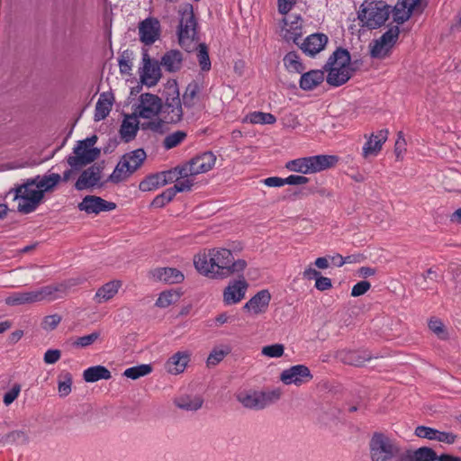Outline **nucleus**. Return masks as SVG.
Returning <instances> with one entry per match:
<instances>
[{
  "label": "nucleus",
  "mask_w": 461,
  "mask_h": 461,
  "mask_svg": "<svg viewBox=\"0 0 461 461\" xmlns=\"http://www.w3.org/2000/svg\"><path fill=\"white\" fill-rule=\"evenodd\" d=\"M194 264L200 274L220 279L242 273L247 267L246 260H235L232 252L223 248L212 249L194 256Z\"/></svg>",
  "instance_id": "obj_1"
},
{
  "label": "nucleus",
  "mask_w": 461,
  "mask_h": 461,
  "mask_svg": "<svg viewBox=\"0 0 461 461\" xmlns=\"http://www.w3.org/2000/svg\"><path fill=\"white\" fill-rule=\"evenodd\" d=\"M180 21L177 30L179 45L187 52L196 49L199 41L197 33V22L194 17V8L191 4H185L179 10ZM197 60L202 71H209L212 64L209 57L208 47L205 43L197 45Z\"/></svg>",
  "instance_id": "obj_2"
},
{
  "label": "nucleus",
  "mask_w": 461,
  "mask_h": 461,
  "mask_svg": "<svg viewBox=\"0 0 461 461\" xmlns=\"http://www.w3.org/2000/svg\"><path fill=\"white\" fill-rule=\"evenodd\" d=\"M362 66L361 59L351 60L349 52L339 47L323 66L324 70L328 72L326 81L332 86H340L347 83Z\"/></svg>",
  "instance_id": "obj_3"
},
{
  "label": "nucleus",
  "mask_w": 461,
  "mask_h": 461,
  "mask_svg": "<svg viewBox=\"0 0 461 461\" xmlns=\"http://www.w3.org/2000/svg\"><path fill=\"white\" fill-rule=\"evenodd\" d=\"M147 154L143 149H137L123 154L107 182L119 184L136 172L144 163Z\"/></svg>",
  "instance_id": "obj_4"
},
{
  "label": "nucleus",
  "mask_w": 461,
  "mask_h": 461,
  "mask_svg": "<svg viewBox=\"0 0 461 461\" xmlns=\"http://www.w3.org/2000/svg\"><path fill=\"white\" fill-rule=\"evenodd\" d=\"M97 140L96 135H92L83 140H78L73 149L75 155L67 158L68 164L73 169L77 170L97 159L101 153L100 149L93 148Z\"/></svg>",
  "instance_id": "obj_5"
},
{
  "label": "nucleus",
  "mask_w": 461,
  "mask_h": 461,
  "mask_svg": "<svg viewBox=\"0 0 461 461\" xmlns=\"http://www.w3.org/2000/svg\"><path fill=\"white\" fill-rule=\"evenodd\" d=\"M390 8V5L384 2H371L367 7L363 4L357 13V18L363 23V26L376 29L388 20L391 14Z\"/></svg>",
  "instance_id": "obj_6"
},
{
  "label": "nucleus",
  "mask_w": 461,
  "mask_h": 461,
  "mask_svg": "<svg viewBox=\"0 0 461 461\" xmlns=\"http://www.w3.org/2000/svg\"><path fill=\"white\" fill-rule=\"evenodd\" d=\"M399 33V26H391L379 39L375 40L370 50L371 57L381 59L387 56L389 50L398 40Z\"/></svg>",
  "instance_id": "obj_7"
},
{
  "label": "nucleus",
  "mask_w": 461,
  "mask_h": 461,
  "mask_svg": "<svg viewBox=\"0 0 461 461\" xmlns=\"http://www.w3.org/2000/svg\"><path fill=\"white\" fill-rule=\"evenodd\" d=\"M426 6L424 0H398L391 11L393 22L402 24L410 19L413 13L421 14Z\"/></svg>",
  "instance_id": "obj_8"
},
{
  "label": "nucleus",
  "mask_w": 461,
  "mask_h": 461,
  "mask_svg": "<svg viewBox=\"0 0 461 461\" xmlns=\"http://www.w3.org/2000/svg\"><path fill=\"white\" fill-rule=\"evenodd\" d=\"M143 67L140 71V77L142 84L149 87L157 85L161 77V69L158 60L151 59L148 51L142 53Z\"/></svg>",
  "instance_id": "obj_9"
},
{
  "label": "nucleus",
  "mask_w": 461,
  "mask_h": 461,
  "mask_svg": "<svg viewBox=\"0 0 461 461\" xmlns=\"http://www.w3.org/2000/svg\"><path fill=\"white\" fill-rule=\"evenodd\" d=\"M249 284L241 275L239 279L231 280L223 290V303L226 305L236 304L240 303L246 294Z\"/></svg>",
  "instance_id": "obj_10"
},
{
  "label": "nucleus",
  "mask_w": 461,
  "mask_h": 461,
  "mask_svg": "<svg viewBox=\"0 0 461 461\" xmlns=\"http://www.w3.org/2000/svg\"><path fill=\"white\" fill-rule=\"evenodd\" d=\"M162 98L150 93L141 94L140 96L138 116L149 119L157 116L162 110Z\"/></svg>",
  "instance_id": "obj_11"
},
{
  "label": "nucleus",
  "mask_w": 461,
  "mask_h": 461,
  "mask_svg": "<svg viewBox=\"0 0 461 461\" xmlns=\"http://www.w3.org/2000/svg\"><path fill=\"white\" fill-rule=\"evenodd\" d=\"M312 375L308 366L304 365H296L291 366L288 369L284 370L281 373L280 380L285 384H292L302 385L307 382H310L312 379Z\"/></svg>",
  "instance_id": "obj_12"
},
{
  "label": "nucleus",
  "mask_w": 461,
  "mask_h": 461,
  "mask_svg": "<svg viewBox=\"0 0 461 461\" xmlns=\"http://www.w3.org/2000/svg\"><path fill=\"white\" fill-rule=\"evenodd\" d=\"M104 168V166L103 161L102 163H95L85 169L77 180L75 188L81 191L97 185L101 179V174Z\"/></svg>",
  "instance_id": "obj_13"
},
{
  "label": "nucleus",
  "mask_w": 461,
  "mask_h": 461,
  "mask_svg": "<svg viewBox=\"0 0 461 461\" xmlns=\"http://www.w3.org/2000/svg\"><path fill=\"white\" fill-rule=\"evenodd\" d=\"M80 211L86 213L98 214L101 212H109L116 208V203L108 202L99 196L86 195L83 198L82 202L77 205Z\"/></svg>",
  "instance_id": "obj_14"
},
{
  "label": "nucleus",
  "mask_w": 461,
  "mask_h": 461,
  "mask_svg": "<svg viewBox=\"0 0 461 461\" xmlns=\"http://www.w3.org/2000/svg\"><path fill=\"white\" fill-rule=\"evenodd\" d=\"M140 40L145 45L153 44L160 35V24L156 18H147L139 25Z\"/></svg>",
  "instance_id": "obj_15"
},
{
  "label": "nucleus",
  "mask_w": 461,
  "mask_h": 461,
  "mask_svg": "<svg viewBox=\"0 0 461 461\" xmlns=\"http://www.w3.org/2000/svg\"><path fill=\"white\" fill-rule=\"evenodd\" d=\"M271 301V294L267 289H263L252 296L243 306V310L251 312L255 315L262 314L268 309Z\"/></svg>",
  "instance_id": "obj_16"
},
{
  "label": "nucleus",
  "mask_w": 461,
  "mask_h": 461,
  "mask_svg": "<svg viewBox=\"0 0 461 461\" xmlns=\"http://www.w3.org/2000/svg\"><path fill=\"white\" fill-rule=\"evenodd\" d=\"M43 199L44 194L42 191L39 188L31 189V187H28V189L23 192V200L24 202L19 203L17 210L22 213H31L38 208Z\"/></svg>",
  "instance_id": "obj_17"
},
{
  "label": "nucleus",
  "mask_w": 461,
  "mask_h": 461,
  "mask_svg": "<svg viewBox=\"0 0 461 461\" xmlns=\"http://www.w3.org/2000/svg\"><path fill=\"white\" fill-rule=\"evenodd\" d=\"M410 461H461V457L449 454L438 456L436 451L429 447H420L414 450Z\"/></svg>",
  "instance_id": "obj_18"
},
{
  "label": "nucleus",
  "mask_w": 461,
  "mask_h": 461,
  "mask_svg": "<svg viewBox=\"0 0 461 461\" xmlns=\"http://www.w3.org/2000/svg\"><path fill=\"white\" fill-rule=\"evenodd\" d=\"M162 118L166 123L176 124L183 119V108L181 101L168 102V98L162 104V110L160 111Z\"/></svg>",
  "instance_id": "obj_19"
},
{
  "label": "nucleus",
  "mask_w": 461,
  "mask_h": 461,
  "mask_svg": "<svg viewBox=\"0 0 461 461\" xmlns=\"http://www.w3.org/2000/svg\"><path fill=\"white\" fill-rule=\"evenodd\" d=\"M149 275L154 280L166 284H180L185 278L180 270L173 267L155 268L149 272Z\"/></svg>",
  "instance_id": "obj_20"
},
{
  "label": "nucleus",
  "mask_w": 461,
  "mask_h": 461,
  "mask_svg": "<svg viewBox=\"0 0 461 461\" xmlns=\"http://www.w3.org/2000/svg\"><path fill=\"white\" fill-rule=\"evenodd\" d=\"M328 42V37L324 33H313L309 35L300 45L301 50L310 55L314 56L322 50Z\"/></svg>",
  "instance_id": "obj_21"
},
{
  "label": "nucleus",
  "mask_w": 461,
  "mask_h": 461,
  "mask_svg": "<svg viewBox=\"0 0 461 461\" xmlns=\"http://www.w3.org/2000/svg\"><path fill=\"white\" fill-rule=\"evenodd\" d=\"M68 285L65 283L57 284L54 285H46L39 290H35L36 301L42 300H55L62 298L66 294Z\"/></svg>",
  "instance_id": "obj_22"
},
{
  "label": "nucleus",
  "mask_w": 461,
  "mask_h": 461,
  "mask_svg": "<svg viewBox=\"0 0 461 461\" xmlns=\"http://www.w3.org/2000/svg\"><path fill=\"white\" fill-rule=\"evenodd\" d=\"M310 174L333 167L339 162L335 155H317L308 157Z\"/></svg>",
  "instance_id": "obj_23"
},
{
  "label": "nucleus",
  "mask_w": 461,
  "mask_h": 461,
  "mask_svg": "<svg viewBox=\"0 0 461 461\" xmlns=\"http://www.w3.org/2000/svg\"><path fill=\"white\" fill-rule=\"evenodd\" d=\"M337 357L347 365L359 366L372 358L368 351L341 350L337 353Z\"/></svg>",
  "instance_id": "obj_24"
},
{
  "label": "nucleus",
  "mask_w": 461,
  "mask_h": 461,
  "mask_svg": "<svg viewBox=\"0 0 461 461\" xmlns=\"http://www.w3.org/2000/svg\"><path fill=\"white\" fill-rule=\"evenodd\" d=\"M216 161V157L212 152L207 151L190 159L191 167L194 175L206 173L212 168Z\"/></svg>",
  "instance_id": "obj_25"
},
{
  "label": "nucleus",
  "mask_w": 461,
  "mask_h": 461,
  "mask_svg": "<svg viewBox=\"0 0 461 461\" xmlns=\"http://www.w3.org/2000/svg\"><path fill=\"white\" fill-rule=\"evenodd\" d=\"M114 101L113 95L110 92H104L100 95L95 105L94 119L95 122L105 119L110 113Z\"/></svg>",
  "instance_id": "obj_26"
},
{
  "label": "nucleus",
  "mask_w": 461,
  "mask_h": 461,
  "mask_svg": "<svg viewBox=\"0 0 461 461\" xmlns=\"http://www.w3.org/2000/svg\"><path fill=\"white\" fill-rule=\"evenodd\" d=\"M388 133V130L385 129L381 130L377 135L372 134L363 147V157L367 158L372 154L376 155L386 141Z\"/></svg>",
  "instance_id": "obj_27"
},
{
  "label": "nucleus",
  "mask_w": 461,
  "mask_h": 461,
  "mask_svg": "<svg viewBox=\"0 0 461 461\" xmlns=\"http://www.w3.org/2000/svg\"><path fill=\"white\" fill-rule=\"evenodd\" d=\"M189 361L190 354L188 352L178 351L167 361L166 368L168 373L178 375L184 372Z\"/></svg>",
  "instance_id": "obj_28"
},
{
  "label": "nucleus",
  "mask_w": 461,
  "mask_h": 461,
  "mask_svg": "<svg viewBox=\"0 0 461 461\" xmlns=\"http://www.w3.org/2000/svg\"><path fill=\"white\" fill-rule=\"evenodd\" d=\"M137 114L126 115L120 128V135L124 142H130L135 139L139 131V122L136 120Z\"/></svg>",
  "instance_id": "obj_29"
},
{
  "label": "nucleus",
  "mask_w": 461,
  "mask_h": 461,
  "mask_svg": "<svg viewBox=\"0 0 461 461\" xmlns=\"http://www.w3.org/2000/svg\"><path fill=\"white\" fill-rule=\"evenodd\" d=\"M324 68L322 70H310L303 73L300 79V87L303 90L310 91L314 89L324 80Z\"/></svg>",
  "instance_id": "obj_30"
},
{
  "label": "nucleus",
  "mask_w": 461,
  "mask_h": 461,
  "mask_svg": "<svg viewBox=\"0 0 461 461\" xmlns=\"http://www.w3.org/2000/svg\"><path fill=\"white\" fill-rule=\"evenodd\" d=\"M183 62V55L177 50H171L166 52L161 58L160 64L168 72H176L180 70Z\"/></svg>",
  "instance_id": "obj_31"
},
{
  "label": "nucleus",
  "mask_w": 461,
  "mask_h": 461,
  "mask_svg": "<svg viewBox=\"0 0 461 461\" xmlns=\"http://www.w3.org/2000/svg\"><path fill=\"white\" fill-rule=\"evenodd\" d=\"M121 286L120 281H110L102 285L95 293V299L98 303L106 302L112 299L117 293Z\"/></svg>",
  "instance_id": "obj_32"
},
{
  "label": "nucleus",
  "mask_w": 461,
  "mask_h": 461,
  "mask_svg": "<svg viewBox=\"0 0 461 461\" xmlns=\"http://www.w3.org/2000/svg\"><path fill=\"white\" fill-rule=\"evenodd\" d=\"M84 380L87 383L98 380H108L112 377L111 372L104 366H95L86 369L83 373Z\"/></svg>",
  "instance_id": "obj_33"
},
{
  "label": "nucleus",
  "mask_w": 461,
  "mask_h": 461,
  "mask_svg": "<svg viewBox=\"0 0 461 461\" xmlns=\"http://www.w3.org/2000/svg\"><path fill=\"white\" fill-rule=\"evenodd\" d=\"M34 291L13 293L5 298V303L10 306H18L36 303Z\"/></svg>",
  "instance_id": "obj_34"
},
{
  "label": "nucleus",
  "mask_w": 461,
  "mask_h": 461,
  "mask_svg": "<svg viewBox=\"0 0 461 461\" xmlns=\"http://www.w3.org/2000/svg\"><path fill=\"white\" fill-rule=\"evenodd\" d=\"M174 402L182 410L193 411L202 407L203 399L200 396L184 395L175 399Z\"/></svg>",
  "instance_id": "obj_35"
},
{
  "label": "nucleus",
  "mask_w": 461,
  "mask_h": 461,
  "mask_svg": "<svg viewBox=\"0 0 461 461\" xmlns=\"http://www.w3.org/2000/svg\"><path fill=\"white\" fill-rule=\"evenodd\" d=\"M238 400L246 408L250 409H263L264 408V397L260 393L254 392L252 393H240Z\"/></svg>",
  "instance_id": "obj_36"
},
{
  "label": "nucleus",
  "mask_w": 461,
  "mask_h": 461,
  "mask_svg": "<svg viewBox=\"0 0 461 461\" xmlns=\"http://www.w3.org/2000/svg\"><path fill=\"white\" fill-rule=\"evenodd\" d=\"M201 91V86L195 80L191 81L183 95V104L185 107L191 108L194 105V100Z\"/></svg>",
  "instance_id": "obj_37"
},
{
  "label": "nucleus",
  "mask_w": 461,
  "mask_h": 461,
  "mask_svg": "<svg viewBox=\"0 0 461 461\" xmlns=\"http://www.w3.org/2000/svg\"><path fill=\"white\" fill-rule=\"evenodd\" d=\"M245 121L253 124H274L276 119L269 113L253 112L246 116Z\"/></svg>",
  "instance_id": "obj_38"
},
{
  "label": "nucleus",
  "mask_w": 461,
  "mask_h": 461,
  "mask_svg": "<svg viewBox=\"0 0 461 461\" xmlns=\"http://www.w3.org/2000/svg\"><path fill=\"white\" fill-rule=\"evenodd\" d=\"M61 176L58 173H52L50 175L42 176L41 182L40 183L39 189L42 191V194L52 192L55 186L60 182Z\"/></svg>",
  "instance_id": "obj_39"
},
{
  "label": "nucleus",
  "mask_w": 461,
  "mask_h": 461,
  "mask_svg": "<svg viewBox=\"0 0 461 461\" xmlns=\"http://www.w3.org/2000/svg\"><path fill=\"white\" fill-rule=\"evenodd\" d=\"M230 353V348L228 346H224L221 348H214L209 354L206 365L208 367L215 366L222 359Z\"/></svg>",
  "instance_id": "obj_40"
},
{
  "label": "nucleus",
  "mask_w": 461,
  "mask_h": 461,
  "mask_svg": "<svg viewBox=\"0 0 461 461\" xmlns=\"http://www.w3.org/2000/svg\"><path fill=\"white\" fill-rule=\"evenodd\" d=\"M186 136L187 133L185 131H176L173 133L168 134L163 140L164 149L168 150L173 148H176L185 140Z\"/></svg>",
  "instance_id": "obj_41"
},
{
  "label": "nucleus",
  "mask_w": 461,
  "mask_h": 461,
  "mask_svg": "<svg viewBox=\"0 0 461 461\" xmlns=\"http://www.w3.org/2000/svg\"><path fill=\"white\" fill-rule=\"evenodd\" d=\"M152 372V366L149 364H142L136 366L127 368L123 375L128 378L136 380L140 377L145 376Z\"/></svg>",
  "instance_id": "obj_42"
},
{
  "label": "nucleus",
  "mask_w": 461,
  "mask_h": 461,
  "mask_svg": "<svg viewBox=\"0 0 461 461\" xmlns=\"http://www.w3.org/2000/svg\"><path fill=\"white\" fill-rule=\"evenodd\" d=\"M180 298V294L176 291L169 290L162 292L158 300L156 301V306L160 308H166L171 304L176 303Z\"/></svg>",
  "instance_id": "obj_43"
},
{
  "label": "nucleus",
  "mask_w": 461,
  "mask_h": 461,
  "mask_svg": "<svg viewBox=\"0 0 461 461\" xmlns=\"http://www.w3.org/2000/svg\"><path fill=\"white\" fill-rule=\"evenodd\" d=\"M133 52L130 50H123L118 59L120 72L122 75H131L132 68Z\"/></svg>",
  "instance_id": "obj_44"
},
{
  "label": "nucleus",
  "mask_w": 461,
  "mask_h": 461,
  "mask_svg": "<svg viewBox=\"0 0 461 461\" xmlns=\"http://www.w3.org/2000/svg\"><path fill=\"white\" fill-rule=\"evenodd\" d=\"M285 167L301 174H310L308 157L290 160L286 163Z\"/></svg>",
  "instance_id": "obj_45"
},
{
  "label": "nucleus",
  "mask_w": 461,
  "mask_h": 461,
  "mask_svg": "<svg viewBox=\"0 0 461 461\" xmlns=\"http://www.w3.org/2000/svg\"><path fill=\"white\" fill-rule=\"evenodd\" d=\"M284 63L287 68L293 69L297 73H303L304 67L299 60V56L295 51L288 52L284 58Z\"/></svg>",
  "instance_id": "obj_46"
},
{
  "label": "nucleus",
  "mask_w": 461,
  "mask_h": 461,
  "mask_svg": "<svg viewBox=\"0 0 461 461\" xmlns=\"http://www.w3.org/2000/svg\"><path fill=\"white\" fill-rule=\"evenodd\" d=\"M179 95L176 80H168L162 93V96L165 98V101L167 98H168V102H172V99H174V101H181Z\"/></svg>",
  "instance_id": "obj_47"
},
{
  "label": "nucleus",
  "mask_w": 461,
  "mask_h": 461,
  "mask_svg": "<svg viewBox=\"0 0 461 461\" xmlns=\"http://www.w3.org/2000/svg\"><path fill=\"white\" fill-rule=\"evenodd\" d=\"M159 177L158 173L146 176L139 185L140 190L142 192H149L157 189L159 186H163L161 183L158 182V178Z\"/></svg>",
  "instance_id": "obj_48"
},
{
  "label": "nucleus",
  "mask_w": 461,
  "mask_h": 461,
  "mask_svg": "<svg viewBox=\"0 0 461 461\" xmlns=\"http://www.w3.org/2000/svg\"><path fill=\"white\" fill-rule=\"evenodd\" d=\"M429 328L440 339L446 340L448 339V332L447 331L445 325L439 319L431 318L429 321Z\"/></svg>",
  "instance_id": "obj_49"
},
{
  "label": "nucleus",
  "mask_w": 461,
  "mask_h": 461,
  "mask_svg": "<svg viewBox=\"0 0 461 461\" xmlns=\"http://www.w3.org/2000/svg\"><path fill=\"white\" fill-rule=\"evenodd\" d=\"M3 441L7 444H12L15 442L21 444H27L29 442V436L24 431L14 430L6 434L3 438Z\"/></svg>",
  "instance_id": "obj_50"
},
{
  "label": "nucleus",
  "mask_w": 461,
  "mask_h": 461,
  "mask_svg": "<svg viewBox=\"0 0 461 461\" xmlns=\"http://www.w3.org/2000/svg\"><path fill=\"white\" fill-rule=\"evenodd\" d=\"M174 197H175V194L173 192V189H171V187L167 188V190H165L164 192H162L160 194L157 195L153 199L151 205L156 208H162L167 203L171 202Z\"/></svg>",
  "instance_id": "obj_51"
},
{
  "label": "nucleus",
  "mask_w": 461,
  "mask_h": 461,
  "mask_svg": "<svg viewBox=\"0 0 461 461\" xmlns=\"http://www.w3.org/2000/svg\"><path fill=\"white\" fill-rule=\"evenodd\" d=\"M101 336L100 331H94L91 334L78 337L74 342L73 346L76 348H86L94 344Z\"/></svg>",
  "instance_id": "obj_52"
},
{
  "label": "nucleus",
  "mask_w": 461,
  "mask_h": 461,
  "mask_svg": "<svg viewBox=\"0 0 461 461\" xmlns=\"http://www.w3.org/2000/svg\"><path fill=\"white\" fill-rule=\"evenodd\" d=\"M63 380L59 381L58 389L61 397L68 396L71 392L72 375L68 372L62 375Z\"/></svg>",
  "instance_id": "obj_53"
},
{
  "label": "nucleus",
  "mask_w": 461,
  "mask_h": 461,
  "mask_svg": "<svg viewBox=\"0 0 461 461\" xmlns=\"http://www.w3.org/2000/svg\"><path fill=\"white\" fill-rule=\"evenodd\" d=\"M436 433H437L436 429H433L430 427H426L423 425L416 427V429L414 430V435L416 437L421 438H427L429 440H435V438L437 435Z\"/></svg>",
  "instance_id": "obj_54"
},
{
  "label": "nucleus",
  "mask_w": 461,
  "mask_h": 461,
  "mask_svg": "<svg viewBox=\"0 0 461 461\" xmlns=\"http://www.w3.org/2000/svg\"><path fill=\"white\" fill-rule=\"evenodd\" d=\"M285 347L282 344H273L262 348V354L269 357H280L283 356Z\"/></svg>",
  "instance_id": "obj_55"
},
{
  "label": "nucleus",
  "mask_w": 461,
  "mask_h": 461,
  "mask_svg": "<svg viewBox=\"0 0 461 461\" xmlns=\"http://www.w3.org/2000/svg\"><path fill=\"white\" fill-rule=\"evenodd\" d=\"M62 318L59 314H52L44 317L41 322V328L45 330H53L60 323Z\"/></svg>",
  "instance_id": "obj_56"
},
{
  "label": "nucleus",
  "mask_w": 461,
  "mask_h": 461,
  "mask_svg": "<svg viewBox=\"0 0 461 461\" xmlns=\"http://www.w3.org/2000/svg\"><path fill=\"white\" fill-rule=\"evenodd\" d=\"M166 122H164L163 118L155 120V121H149L141 123V129L142 130H150L154 132L163 133L164 130V124Z\"/></svg>",
  "instance_id": "obj_57"
},
{
  "label": "nucleus",
  "mask_w": 461,
  "mask_h": 461,
  "mask_svg": "<svg viewBox=\"0 0 461 461\" xmlns=\"http://www.w3.org/2000/svg\"><path fill=\"white\" fill-rule=\"evenodd\" d=\"M371 287V284L368 281H360L356 284L351 290V296L358 297L365 294Z\"/></svg>",
  "instance_id": "obj_58"
},
{
  "label": "nucleus",
  "mask_w": 461,
  "mask_h": 461,
  "mask_svg": "<svg viewBox=\"0 0 461 461\" xmlns=\"http://www.w3.org/2000/svg\"><path fill=\"white\" fill-rule=\"evenodd\" d=\"M435 440L448 445L454 444L457 436L452 432L439 431L437 429Z\"/></svg>",
  "instance_id": "obj_59"
},
{
  "label": "nucleus",
  "mask_w": 461,
  "mask_h": 461,
  "mask_svg": "<svg viewBox=\"0 0 461 461\" xmlns=\"http://www.w3.org/2000/svg\"><path fill=\"white\" fill-rule=\"evenodd\" d=\"M174 169L176 170L178 180L180 178H186L189 176H195L193 167H191L190 161L183 166L176 167Z\"/></svg>",
  "instance_id": "obj_60"
},
{
  "label": "nucleus",
  "mask_w": 461,
  "mask_h": 461,
  "mask_svg": "<svg viewBox=\"0 0 461 461\" xmlns=\"http://www.w3.org/2000/svg\"><path fill=\"white\" fill-rule=\"evenodd\" d=\"M20 391V384H15L10 391L5 393L4 403L6 406L10 405L18 397Z\"/></svg>",
  "instance_id": "obj_61"
},
{
  "label": "nucleus",
  "mask_w": 461,
  "mask_h": 461,
  "mask_svg": "<svg viewBox=\"0 0 461 461\" xmlns=\"http://www.w3.org/2000/svg\"><path fill=\"white\" fill-rule=\"evenodd\" d=\"M261 395L264 397V408L271 403L276 402L281 395L280 391L275 390L267 393L260 392Z\"/></svg>",
  "instance_id": "obj_62"
},
{
  "label": "nucleus",
  "mask_w": 461,
  "mask_h": 461,
  "mask_svg": "<svg viewBox=\"0 0 461 461\" xmlns=\"http://www.w3.org/2000/svg\"><path fill=\"white\" fill-rule=\"evenodd\" d=\"M61 351L59 349H49L44 354V362L46 364H55L60 359Z\"/></svg>",
  "instance_id": "obj_63"
},
{
  "label": "nucleus",
  "mask_w": 461,
  "mask_h": 461,
  "mask_svg": "<svg viewBox=\"0 0 461 461\" xmlns=\"http://www.w3.org/2000/svg\"><path fill=\"white\" fill-rule=\"evenodd\" d=\"M158 175L159 176L163 177L162 182H160L163 186L166 185L167 184L178 181L176 170L174 168L167 171L160 172L158 173Z\"/></svg>",
  "instance_id": "obj_64"
}]
</instances>
